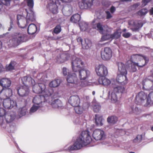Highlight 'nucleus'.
Segmentation results:
<instances>
[{"mask_svg": "<svg viewBox=\"0 0 153 153\" xmlns=\"http://www.w3.org/2000/svg\"><path fill=\"white\" fill-rule=\"evenodd\" d=\"M92 141V139L88 131H83L81 135L77 137L74 145L68 147L66 146L64 147V150L71 151L80 149L82 147L89 144Z\"/></svg>", "mask_w": 153, "mask_h": 153, "instance_id": "nucleus-1", "label": "nucleus"}, {"mask_svg": "<svg viewBox=\"0 0 153 153\" xmlns=\"http://www.w3.org/2000/svg\"><path fill=\"white\" fill-rule=\"evenodd\" d=\"M131 63L127 65H126L127 69L131 72H134L136 71L135 66L142 67L148 62L149 59L145 56L140 54L133 55L131 56Z\"/></svg>", "mask_w": 153, "mask_h": 153, "instance_id": "nucleus-2", "label": "nucleus"}, {"mask_svg": "<svg viewBox=\"0 0 153 153\" xmlns=\"http://www.w3.org/2000/svg\"><path fill=\"white\" fill-rule=\"evenodd\" d=\"M118 71L116 80L119 83L122 85L127 84L128 82V79L126 76L127 71L124 64L120 62L118 64Z\"/></svg>", "mask_w": 153, "mask_h": 153, "instance_id": "nucleus-3", "label": "nucleus"}, {"mask_svg": "<svg viewBox=\"0 0 153 153\" xmlns=\"http://www.w3.org/2000/svg\"><path fill=\"white\" fill-rule=\"evenodd\" d=\"M78 71V77L81 80L84 81H82L80 85L82 87H85L88 85H90L91 84L88 82L86 80L88 79L90 76V71L87 69H80Z\"/></svg>", "mask_w": 153, "mask_h": 153, "instance_id": "nucleus-4", "label": "nucleus"}, {"mask_svg": "<svg viewBox=\"0 0 153 153\" xmlns=\"http://www.w3.org/2000/svg\"><path fill=\"white\" fill-rule=\"evenodd\" d=\"M142 84L143 89L148 90L153 89V69L151 71L150 76L144 79Z\"/></svg>", "mask_w": 153, "mask_h": 153, "instance_id": "nucleus-5", "label": "nucleus"}, {"mask_svg": "<svg viewBox=\"0 0 153 153\" xmlns=\"http://www.w3.org/2000/svg\"><path fill=\"white\" fill-rule=\"evenodd\" d=\"M71 64L73 71L75 72H77V71L82 68L84 65L81 59L75 56H73Z\"/></svg>", "mask_w": 153, "mask_h": 153, "instance_id": "nucleus-6", "label": "nucleus"}, {"mask_svg": "<svg viewBox=\"0 0 153 153\" xmlns=\"http://www.w3.org/2000/svg\"><path fill=\"white\" fill-rule=\"evenodd\" d=\"M4 118L2 121L4 122L3 123V127H5L6 123H9L12 122L15 118L16 114L14 112H6L4 115Z\"/></svg>", "mask_w": 153, "mask_h": 153, "instance_id": "nucleus-7", "label": "nucleus"}, {"mask_svg": "<svg viewBox=\"0 0 153 153\" xmlns=\"http://www.w3.org/2000/svg\"><path fill=\"white\" fill-rule=\"evenodd\" d=\"M95 71L97 75L101 76H105L108 73L107 68L103 64H100L95 67Z\"/></svg>", "mask_w": 153, "mask_h": 153, "instance_id": "nucleus-8", "label": "nucleus"}, {"mask_svg": "<svg viewBox=\"0 0 153 153\" xmlns=\"http://www.w3.org/2000/svg\"><path fill=\"white\" fill-rule=\"evenodd\" d=\"M128 23L131 27V29L134 32L138 31L139 29L143 26V24L141 21H129Z\"/></svg>", "mask_w": 153, "mask_h": 153, "instance_id": "nucleus-9", "label": "nucleus"}, {"mask_svg": "<svg viewBox=\"0 0 153 153\" xmlns=\"http://www.w3.org/2000/svg\"><path fill=\"white\" fill-rule=\"evenodd\" d=\"M92 136L96 140L104 139L105 138V134L104 131L100 129H96L93 133Z\"/></svg>", "mask_w": 153, "mask_h": 153, "instance_id": "nucleus-10", "label": "nucleus"}, {"mask_svg": "<svg viewBox=\"0 0 153 153\" xmlns=\"http://www.w3.org/2000/svg\"><path fill=\"white\" fill-rule=\"evenodd\" d=\"M25 36L22 33H16V35L11 40L10 42L12 46H16L19 44V43L23 41Z\"/></svg>", "mask_w": 153, "mask_h": 153, "instance_id": "nucleus-11", "label": "nucleus"}, {"mask_svg": "<svg viewBox=\"0 0 153 153\" xmlns=\"http://www.w3.org/2000/svg\"><path fill=\"white\" fill-rule=\"evenodd\" d=\"M102 58L105 60H109L112 56V51L109 47H105L101 53Z\"/></svg>", "mask_w": 153, "mask_h": 153, "instance_id": "nucleus-12", "label": "nucleus"}, {"mask_svg": "<svg viewBox=\"0 0 153 153\" xmlns=\"http://www.w3.org/2000/svg\"><path fill=\"white\" fill-rule=\"evenodd\" d=\"M3 105L4 107L7 109H10L17 106L16 102L10 98L3 100Z\"/></svg>", "mask_w": 153, "mask_h": 153, "instance_id": "nucleus-13", "label": "nucleus"}, {"mask_svg": "<svg viewBox=\"0 0 153 153\" xmlns=\"http://www.w3.org/2000/svg\"><path fill=\"white\" fill-rule=\"evenodd\" d=\"M53 91L52 88H45L43 91L42 93L44 95H43L45 98V99L46 102L49 103L50 102V100L52 98V95L53 94Z\"/></svg>", "mask_w": 153, "mask_h": 153, "instance_id": "nucleus-14", "label": "nucleus"}, {"mask_svg": "<svg viewBox=\"0 0 153 153\" xmlns=\"http://www.w3.org/2000/svg\"><path fill=\"white\" fill-rule=\"evenodd\" d=\"M94 0H82L79 3V6L81 9H87L92 5Z\"/></svg>", "mask_w": 153, "mask_h": 153, "instance_id": "nucleus-15", "label": "nucleus"}, {"mask_svg": "<svg viewBox=\"0 0 153 153\" xmlns=\"http://www.w3.org/2000/svg\"><path fill=\"white\" fill-rule=\"evenodd\" d=\"M147 94L143 91L138 93L136 96V102L139 104L143 102L147 97Z\"/></svg>", "mask_w": 153, "mask_h": 153, "instance_id": "nucleus-16", "label": "nucleus"}, {"mask_svg": "<svg viewBox=\"0 0 153 153\" xmlns=\"http://www.w3.org/2000/svg\"><path fill=\"white\" fill-rule=\"evenodd\" d=\"M68 102L73 106H76L80 102V98L77 95L71 96L68 100Z\"/></svg>", "mask_w": 153, "mask_h": 153, "instance_id": "nucleus-17", "label": "nucleus"}, {"mask_svg": "<svg viewBox=\"0 0 153 153\" xmlns=\"http://www.w3.org/2000/svg\"><path fill=\"white\" fill-rule=\"evenodd\" d=\"M45 88V85L43 83L37 84L34 85L33 87V91L36 93H42Z\"/></svg>", "mask_w": 153, "mask_h": 153, "instance_id": "nucleus-18", "label": "nucleus"}, {"mask_svg": "<svg viewBox=\"0 0 153 153\" xmlns=\"http://www.w3.org/2000/svg\"><path fill=\"white\" fill-rule=\"evenodd\" d=\"M94 28L98 30L102 34L105 33L106 32H109L110 30V29L107 26H103L100 23H97L96 26L94 27Z\"/></svg>", "mask_w": 153, "mask_h": 153, "instance_id": "nucleus-19", "label": "nucleus"}, {"mask_svg": "<svg viewBox=\"0 0 153 153\" xmlns=\"http://www.w3.org/2000/svg\"><path fill=\"white\" fill-rule=\"evenodd\" d=\"M17 91L19 95L21 97L27 96L29 92L28 88L26 85L20 87Z\"/></svg>", "mask_w": 153, "mask_h": 153, "instance_id": "nucleus-20", "label": "nucleus"}, {"mask_svg": "<svg viewBox=\"0 0 153 153\" xmlns=\"http://www.w3.org/2000/svg\"><path fill=\"white\" fill-rule=\"evenodd\" d=\"M76 73H70L68 75L67 80L68 83L76 84H78L79 80Z\"/></svg>", "mask_w": 153, "mask_h": 153, "instance_id": "nucleus-21", "label": "nucleus"}, {"mask_svg": "<svg viewBox=\"0 0 153 153\" xmlns=\"http://www.w3.org/2000/svg\"><path fill=\"white\" fill-rule=\"evenodd\" d=\"M90 105L89 103H85L83 105L84 108L78 105L76 106H74V110L76 113L80 114L82 113L84 110L88 109Z\"/></svg>", "mask_w": 153, "mask_h": 153, "instance_id": "nucleus-22", "label": "nucleus"}, {"mask_svg": "<svg viewBox=\"0 0 153 153\" xmlns=\"http://www.w3.org/2000/svg\"><path fill=\"white\" fill-rule=\"evenodd\" d=\"M0 84L3 88L4 89L8 88L11 84V81L7 78H2L0 80Z\"/></svg>", "mask_w": 153, "mask_h": 153, "instance_id": "nucleus-23", "label": "nucleus"}, {"mask_svg": "<svg viewBox=\"0 0 153 153\" xmlns=\"http://www.w3.org/2000/svg\"><path fill=\"white\" fill-rule=\"evenodd\" d=\"M45 98V97L42 95H37L34 97L33 102L35 105H40L42 101L46 102Z\"/></svg>", "mask_w": 153, "mask_h": 153, "instance_id": "nucleus-24", "label": "nucleus"}, {"mask_svg": "<svg viewBox=\"0 0 153 153\" xmlns=\"http://www.w3.org/2000/svg\"><path fill=\"white\" fill-rule=\"evenodd\" d=\"M17 18L18 21L17 24L19 26L22 28H25L26 26L25 24V21H26V18L20 15H17Z\"/></svg>", "mask_w": 153, "mask_h": 153, "instance_id": "nucleus-25", "label": "nucleus"}, {"mask_svg": "<svg viewBox=\"0 0 153 153\" xmlns=\"http://www.w3.org/2000/svg\"><path fill=\"white\" fill-rule=\"evenodd\" d=\"M25 11L27 14V16L26 18L27 23H28L29 21L33 22L35 20L34 13L31 9H30L29 12L27 11V10L26 9L25 10Z\"/></svg>", "mask_w": 153, "mask_h": 153, "instance_id": "nucleus-26", "label": "nucleus"}, {"mask_svg": "<svg viewBox=\"0 0 153 153\" xmlns=\"http://www.w3.org/2000/svg\"><path fill=\"white\" fill-rule=\"evenodd\" d=\"M70 57L69 54L62 53L57 56V61L59 63H62L68 60Z\"/></svg>", "mask_w": 153, "mask_h": 153, "instance_id": "nucleus-27", "label": "nucleus"}, {"mask_svg": "<svg viewBox=\"0 0 153 153\" xmlns=\"http://www.w3.org/2000/svg\"><path fill=\"white\" fill-rule=\"evenodd\" d=\"M51 1L50 3H48V8L53 13L56 14L57 13V7L56 4L53 0H50Z\"/></svg>", "mask_w": 153, "mask_h": 153, "instance_id": "nucleus-28", "label": "nucleus"}, {"mask_svg": "<svg viewBox=\"0 0 153 153\" xmlns=\"http://www.w3.org/2000/svg\"><path fill=\"white\" fill-rule=\"evenodd\" d=\"M98 82L99 84L105 86H108L111 83L110 80L105 76L100 77L98 79Z\"/></svg>", "mask_w": 153, "mask_h": 153, "instance_id": "nucleus-29", "label": "nucleus"}, {"mask_svg": "<svg viewBox=\"0 0 153 153\" xmlns=\"http://www.w3.org/2000/svg\"><path fill=\"white\" fill-rule=\"evenodd\" d=\"M52 107L55 108L59 109L62 108L63 106L61 101L59 100H54L51 103Z\"/></svg>", "mask_w": 153, "mask_h": 153, "instance_id": "nucleus-30", "label": "nucleus"}, {"mask_svg": "<svg viewBox=\"0 0 153 153\" xmlns=\"http://www.w3.org/2000/svg\"><path fill=\"white\" fill-rule=\"evenodd\" d=\"M95 123L98 126H102L103 124V120L102 117L99 115L96 114L95 115Z\"/></svg>", "mask_w": 153, "mask_h": 153, "instance_id": "nucleus-31", "label": "nucleus"}, {"mask_svg": "<svg viewBox=\"0 0 153 153\" xmlns=\"http://www.w3.org/2000/svg\"><path fill=\"white\" fill-rule=\"evenodd\" d=\"M82 47L83 49H89L91 46V41L88 39H85L82 43Z\"/></svg>", "mask_w": 153, "mask_h": 153, "instance_id": "nucleus-32", "label": "nucleus"}, {"mask_svg": "<svg viewBox=\"0 0 153 153\" xmlns=\"http://www.w3.org/2000/svg\"><path fill=\"white\" fill-rule=\"evenodd\" d=\"M37 30L36 25L33 24H30L28 28L27 31L29 34H33L35 33Z\"/></svg>", "mask_w": 153, "mask_h": 153, "instance_id": "nucleus-33", "label": "nucleus"}, {"mask_svg": "<svg viewBox=\"0 0 153 153\" xmlns=\"http://www.w3.org/2000/svg\"><path fill=\"white\" fill-rule=\"evenodd\" d=\"M117 94H118L116 92H114V89L113 91L111 92V94L110 92H109L108 97L111 99L112 102H115L117 101Z\"/></svg>", "mask_w": 153, "mask_h": 153, "instance_id": "nucleus-34", "label": "nucleus"}, {"mask_svg": "<svg viewBox=\"0 0 153 153\" xmlns=\"http://www.w3.org/2000/svg\"><path fill=\"white\" fill-rule=\"evenodd\" d=\"M130 109L131 110V111L130 112V113H133L136 114H138L141 112V109L136 105L131 106Z\"/></svg>", "mask_w": 153, "mask_h": 153, "instance_id": "nucleus-35", "label": "nucleus"}, {"mask_svg": "<svg viewBox=\"0 0 153 153\" xmlns=\"http://www.w3.org/2000/svg\"><path fill=\"white\" fill-rule=\"evenodd\" d=\"M80 16L78 14H76L72 16L70 18V21L72 22L76 23L80 20Z\"/></svg>", "mask_w": 153, "mask_h": 153, "instance_id": "nucleus-36", "label": "nucleus"}, {"mask_svg": "<svg viewBox=\"0 0 153 153\" xmlns=\"http://www.w3.org/2000/svg\"><path fill=\"white\" fill-rule=\"evenodd\" d=\"M60 83V80L59 79H56L51 81L49 85L50 87L56 88L58 86Z\"/></svg>", "mask_w": 153, "mask_h": 153, "instance_id": "nucleus-37", "label": "nucleus"}, {"mask_svg": "<svg viewBox=\"0 0 153 153\" xmlns=\"http://www.w3.org/2000/svg\"><path fill=\"white\" fill-rule=\"evenodd\" d=\"M27 111V109L25 107L20 108L18 111V115L19 117H21L26 114Z\"/></svg>", "mask_w": 153, "mask_h": 153, "instance_id": "nucleus-38", "label": "nucleus"}, {"mask_svg": "<svg viewBox=\"0 0 153 153\" xmlns=\"http://www.w3.org/2000/svg\"><path fill=\"white\" fill-rule=\"evenodd\" d=\"M79 25L81 30L82 31L86 30L88 27V24L84 21L81 22Z\"/></svg>", "mask_w": 153, "mask_h": 153, "instance_id": "nucleus-39", "label": "nucleus"}, {"mask_svg": "<svg viewBox=\"0 0 153 153\" xmlns=\"http://www.w3.org/2000/svg\"><path fill=\"white\" fill-rule=\"evenodd\" d=\"M117 118L115 116H112L109 117L107 119V122L108 123L113 124H115L117 121Z\"/></svg>", "mask_w": 153, "mask_h": 153, "instance_id": "nucleus-40", "label": "nucleus"}, {"mask_svg": "<svg viewBox=\"0 0 153 153\" xmlns=\"http://www.w3.org/2000/svg\"><path fill=\"white\" fill-rule=\"evenodd\" d=\"M114 92H116L118 94L126 92L125 88L123 86H117L114 88Z\"/></svg>", "mask_w": 153, "mask_h": 153, "instance_id": "nucleus-41", "label": "nucleus"}, {"mask_svg": "<svg viewBox=\"0 0 153 153\" xmlns=\"http://www.w3.org/2000/svg\"><path fill=\"white\" fill-rule=\"evenodd\" d=\"M16 63L15 62L12 61L8 65H6V69L7 71H11L14 69Z\"/></svg>", "mask_w": 153, "mask_h": 153, "instance_id": "nucleus-42", "label": "nucleus"}, {"mask_svg": "<svg viewBox=\"0 0 153 153\" xmlns=\"http://www.w3.org/2000/svg\"><path fill=\"white\" fill-rule=\"evenodd\" d=\"M122 31L120 29L117 30L114 32V33L111 34L112 36V39H118L119 38L121 35Z\"/></svg>", "mask_w": 153, "mask_h": 153, "instance_id": "nucleus-43", "label": "nucleus"}, {"mask_svg": "<svg viewBox=\"0 0 153 153\" xmlns=\"http://www.w3.org/2000/svg\"><path fill=\"white\" fill-rule=\"evenodd\" d=\"M40 107V105L34 104L30 109L29 111L30 114H31L36 111Z\"/></svg>", "mask_w": 153, "mask_h": 153, "instance_id": "nucleus-44", "label": "nucleus"}, {"mask_svg": "<svg viewBox=\"0 0 153 153\" xmlns=\"http://www.w3.org/2000/svg\"><path fill=\"white\" fill-rule=\"evenodd\" d=\"M147 102L149 104L153 105V91L149 94Z\"/></svg>", "mask_w": 153, "mask_h": 153, "instance_id": "nucleus-45", "label": "nucleus"}, {"mask_svg": "<svg viewBox=\"0 0 153 153\" xmlns=\"http://www.w3.org/2000/svg\"><path fill=\"white\" fill-rule=\"evenodd\" d=\"M108 32H106L105 33L103 34V35L102 36L101 40L102 41H104L105 40H107L110 38L112 39L111 35L107 33Z\"/></svg>", "mask_w": 153, "mask_h": 153, "instance_id": "nucleus-46", "label": "nucleus"}, {"mask_svg": "<svg viewBox=\"0 0 153 153\" xmlns=\"http://www.w3.org/2000/svg\"><path fill=\"white\" fill-rule=\"evenodd\" d=\"M148 11L147 9L143 8L138 11L137 14L139 16H142L145 15L148 13Z\"/></svg>", "mask_w": 153, "mask_h": 153, "instance_id": "nucleus-47", "label": "nucleus"}, {"mask_svg": "<svg viewBox=\"0 0 153 153\" xmlns=\"http://www.w3.org/2000/svg\"><path fill=\"white\" fill-rule=\"evenodd\" d=\"M142 139V137L141 135H138L137 137L133 140V142L135 143H140Z\"/></svg>", "mask_w": 153, "mask_h": 153, "instance_id": "nucleus-48", "label": "nucleus"}, {"mask_svg": "<svg viewBox=\"0 0 153 153\" xmlns=\"http://www.w3.org/2000/svg\"><path fill=\"white\" fill-rule=\"evenodd\" d=\"M61 31V27L59 25L56 26L54 28L53 33L57 34L60 32Z\"/></svg>", "mask_w": 153, "mask_h": 153, "instance_id": "nucleus-49", "label": "nucleus"}, {"mask_svg": "<svg viewBox=\"0 0 153 153\" xmlns=\"http://www.w3.org/2000/svg\"><path fill=\"white\" fill-rule=\"evenodd\" d=\"M6 89V96L8 97H11L13 94L12 90L11 89L8 88Z\"/></svg>", "mask_w": 153, "mask_h": 153, "instance_id": "nucleus-50", "label": "nucleus"}, {"mask_svg": "<svg viewBox=\"0 0 153 153\" xmlns=\"http://www.w3.org/2000/svg\"><path fill=\"white\" fill-rule=\"evenodd\" d=\"M27 3L28 6L30 8V9H31L33 10L32 8L33 7L34 3L33 0H27Z\"/></svg>", "mask_w": 153, "mask_h": 153, "instance_id": "nucleus-51", "label": "nucleus"}, {"mask_svg": "<svg viewBox=\"0 0 153 153\" xmlns=\"http://www.w3.org/2000/svg\"><path fill=\"white\" fill-rule=\"evenodd\" d=\"M27 80L25 84V85H32L33 84L32 82L33 79L30 76H27Z\"/></svg>", "mask_w": 153, "mask_h": 153, "instance_id": "nucleus-52", "label": "nucleus"}, {"mask_svg": "<svg viewBox=\"0 0 153 153\" xmlns=\"http://www.w3.org/2000/svg\"><path fill=\"white\" fill-rule=\"evenodd\" d=\"M0 3L6 6H9L10 4V0H0Z\"/></svg>", "mask_w": 153, "mask_h": 153, "instance_id": "nucleus-53", "label": "nucleus"}, {"mask_svg": "<svg viewBox=\"0 0 153 153\" xmlns=\"http://www.w3.org/2000/svg\"><path fill=\"white\" fill-rule=\"evenodd\" d=\"M100 106L99 105H95L94 106V111L96 112H98L100 109Z\"/></svg>", "mask_w": 153, "mask_h": 153, "instance_id": "nucleus-54", "label": "nucleus"}, {"mask_svg": "<svg viewBox=\"0 0 153 153\" xmlns=\"http://www.w3.org/2000/svg\"><path fill=\"white\" fill-rule=\"evenodd\" d=\"M68 8L67 7H65L63 9L62 12L63 14L66 16H68L70 15L71 13V11L68 10V11L66 12L65 11V9H67Z\"/></svg>", "mask_w": 153, "mask_h": 153, "instance_id": "nucleus-55", "label": "nucleus"}, {"mask_svg": "<svg viewBox=\"0 0 153 153\" xmlns=\"http://www.w3.org/2000/svg\"><path fill=\"white\" fill-rule=\"evenodd\" d=\"M106 18L107 19H110L112 17V16L109 11H106Z\"/></svg>", "mask_w": 153, "mask_h": 153, "instance_id": "nucleus-56", "label": "nucleus"}, {"mask_svg": "<svg viewBox=\"0 0 153 153\" xmlns=\"http://www.w3.org/2000/svg\"><path fill=\"white\" fill-rule=\"evenodd\" d=\"M102 4L103 5L107 7L109 5V4L106 0H103L102 1Z\"/></svg>", "mask_w": 153, "mask_h": 153, "instance_id": "nucleus-57", "label": "nucleus"}, {"mask_svg": "<svg viewBox=\"0 0 153 153\" xmlns=\"http://www.w3.org/2000/svg\"><path fill=\"white\" fill-rule=\"evenodd\" d=\"M62 72L64 76H66L68 73V70L65 67H64L62 68Z\"/></svg>", "mask_w": 153, "mask_h": 153, "instance_id": "nucleus-58", "label": "nucleus"}, {"mask_svg": "<svg viewBox=\"0 0 153 153\" xmlns=\"http://www.w3.org/2000/svg\"><path fill=\"white\" fill-rule=\"evenodd\" d=\"M5 111L3 108H0V117H3Z\"/></svg>", "mask_w": 153, "mask_h": 153, "instance_id": "nucleus-59", "label": "nucleus"}, {"mask_svg": "<svg viewBox=\"0 0 153 153\" xmlns=\"http://www.w3.org/2000/svg\"><path fill=\"white\" fill-rule=\"evenodd\" d=\"M131 35V34L129 32L125 33L123 34V36L125 38H128Z\"/></svg>", "mask_w": 153, "mask_h": 153, "instance_id": "nucleus-60", "label": "nucleus"}, {"mask_svg": "<svg viewBox=\"0 0 153 153\" xmlns=\"http://www.w3.org/2000/svg\"><path fill=\"white\" fill-rule=\"evenodd\" d=\"M152 0H143V5L144 6L146 5L147 3L150 1Z\"/></svg>", "mask_w": 153, "mask_h": 153, "instance_id": "nucleus-61", "label": "nucleus"}, {"mask_svg": "<svg viewBox=\"0 0 153 153\" xmlns=\"http://www.w3.org/2000/svg\"><path fill=\"white\" fill-rule=\"evenodd\" d=\"M27 76H24L22 78V80L24 84H25L27 80Z\"/></svg>", "mask_w": 153, "mask_h": 153, "instance_id": "nucleus-62", "label": "nucleus"}, {"mask_svg": "<svg viewBox=\"0 0 153 153\" xmlns=\"http://www.w3.org/2000/svg\"><path fill=\"white\" fill-rule=\"evenodd\" d=\"M14 27V25L13 22L11 21L10 22V26L8 29V30L10 31L12 28H13Z\"/></svg>", "mask_w": 153, "mask_h": 153, "instance_id": "nucleus-63", "label": "nucleus"}, {"mask_svg": "<svg viewBox=\"0 0 153 153\" xmlns=\"http://www.w3.org/2000/svg\"><path fill=\"white\" fill-rule=\"evenodd\" d=\"M115 10L116 9L115 7L113 6L111 7L110 8V11L111 13H114L115 11Z\"/></svg>", "mask_w": 153, "mask_h": 153, "instance_id": "nucleus-64", "label": "nucleus"}]
</instances>
